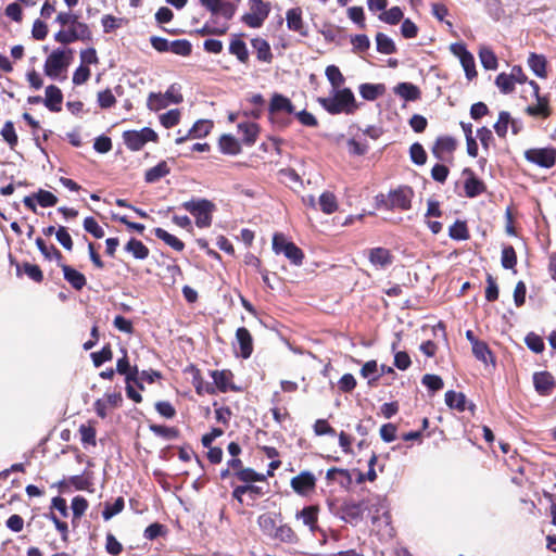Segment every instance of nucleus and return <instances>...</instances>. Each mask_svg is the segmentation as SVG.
Here are the masks:
<instances>
[{
  "mask_svg": "<svg viewBox=\"0 0 556 556\" xmlns=\"http://www.w3.org/2000/svg\"><path fill=\"white\" fill-rule=\"evenodd\" d=\"M414 191L410 187H399L388 195L380 193L376 197L377 205L389 211H407L412 207Z\"/></svg>",
  "mask_w": 556,
  "mask_h": 556,
  "instance_id": "obj_3",
  "label": "nucleus"
},
{
  "mask_svg": "<svg viewBox=\"0 0 556 556\" xmlns=\"http://www.w3.org/2000/svg\"><path fill=\"white\" fill-rule=\"evenodd\" d=\"M125 251L130 253L136 260H146L150 253L148 247L136 238H131L125 244Z\"/></svg>",
  "mask_w": 556,
  "mask_h": 556,
  "instance_id": "obj_39",
  "label": "nucleus"
},
{
  "mask_svg": "<svg viewBox=\"0 0 556 556\" xmlns=\"http://www.w3.org/2000/svg\"><path fill=\"white\" fill-rule=\"evenodd\" d=\"M320 210L325 214H332L338 210L337 198L332 192H323L319 197Z\"/></svg>",
  "mask_w": 556,
  "mask_h": 556,
  "instance_id": "obj_48",
  "label": "nucleus"
},
{
  "mask_svg": "<svg viewBox=\"0 0 556 556\" xmlns=\"http://www.w3.org/2000/svg\"><path fill=\"white\" fill-rule=\"evenodd\" d=\"M149 428L154 434L168 440L177 439L180 434L179 430L176 427H167L154 424L150 425Z\"/></svg>",
  "mask_w": 556,
  "mask_h": 556,
  "instance_id": "obj_55",
  "label": "nucleus"
},
{
  "mask_svg": "<svg viewBox=\"0 0 556 556\" xmlns=\"http://www.w3.org/2000/svg\"><path fill=\"white\" fill-rule=\"evenodd\" d=\"M285 256L290 260L293 265L300 266L304 260L303 251L295 245V243L290 242L285 247Z\"/></svg>",
  "mask_w": 556,
  "mask_h": 556,
  "instance_id": "obj_54",
  "label": "nucleus"
},
{
  "mask_svg": "<svg viewBox=\"0 0 556 556\" xmlns=\"http://www.w3.org/2000/svg\"><path fill=\"white\" fill-rule=\"evenodd\" d=\"M0 135L11 149H14L17 146L18 137L16 135L13 122L7 121L0 131Z\"/></svg>",
  "mask_w": 556,
  "mask_h": 556,
  "instance_id": "obj_52",
  "label": "nucleus"
},
{
  "mask_svg": "<svg viewBox=\"0 0 556 556\" xmlns=\"http://www.w3.org/2000/svg\"><path fill=\"white\" fill-rule=\"evenodd\" d=\"M316 481V477L311 471H301L291 479L290 485L296 494L307 496L315 491Z\"/></svg>",
  "mask_w": 556,
  "mask_h": 556,
  "instance_id": "obj_11",
  "label": "nucleus"
},
{
  "mask_svg": "<svg viewBox=\"0 0 556 556\" xmlns=\"http://www.w3.org/2000/svg\"><path fill=\"white\" fill-rule=\"evenodd\" d=\"M457 146V140L454 137L439 136L431 148V153L438 161L452 163Z\"/></svg>",
  "mask_w": 556,
  "mask_h": 556,
  "instance_id": "obj_9",
  "label": "nucleus"
},
{
  "mask_svg": "<svg viewBox=\"0 0 556 556\" xmlns=\"http://www.w3.org/2000/svg\"><path fill=\"white\" fill-rule=\"evenodd\" d=\"M257 525L263 532V534L269 536L273 539L275 531L277 530L278 526L276 525L275 519L271 517L270 514H262L257 517Z\"/></svg>",
  "mask_w": 556,
  "mask_h": 556,
  "instance_id": "obj_45",
  "label": "nucleus"
},
{
  "mask_svg": "<svg viewBox=\"0 0 556 556\" xmlns=\"http://www.w3.org/2000/svg\"><path fill=\"white\" fill-rule=\"evenodd\" d=\"M251 46L255 50L258 61L267 63L271 62L274 55L267 40L261 37H256L251 40Z\"/></svg>",
  "mask_w": 556,
  "mask_h": 556,
  "instance_id": "obj_33",
  "label": "nucleus"
},
{
  "mask_svg": "<svg viewBox=\"0 0 556 556\" xmlns=\"http://www.w3.org/2000/svg\"><path fill=\"white\" fill-rule=\"evenodd\" d=\"M326 77L329 80L333 89L339 90L344 84L345 78L342 75L340 68L336 65H328L325 71Z\"/></svg>",
  "mask_w": 556,
  "mask_h": 556,
  "instance_id": "obj_50",
  "label": "nucleus"
},
{
  "mask_svg": "<svg viewBox=\"0 0 556 556\" xmlns=\"http://www.w3.org/2000/svg\"><path fill=\"white\" fill-rule=\"evenodd\" d=\"M448 236L458 241L467 240L469 239V230L467 227L466 222L464 220H456L450 228H448Z\"/></svg>",
  "mask_w": 556,
  "mask_h": 556,
  "instance_id": "obj_49",
  "label": "nucleus"
},
{
  "mask_svg": "<svg viewBox=\"0 0 556 556\" xmlns=\"http://www.w3.org/2000/svg\"><path fill=\"white\" fill-rule=\"evenodd\" d=\"M295 108L291 100L281 93H274L270 98L268 113L269 122L279 130L286 129L292 123L289 115L293 114Z\"/></svg>",
  "mask_w": 556,
  "mask_h": 556,
  "instance_id": "obj_2",
  "label": "nucleus"
},
{
  "mask_svg": "<svg viewBox=\"0 0 556 556\" xmlns=\"http://www.w3.org/2000/svg\"><path fill=\"white\" fill-rule=\"evenodd\" d=\"M45 520H51L56 530L59 531L60 535H61V539L64 541V542H67L68 541V534H70V530H68V525L66 521H63L61 520L53 511V509H50L49 513H45L42 514Z\"/></svg>",
  "mask_w": 556,
  "mask_h": 556,
  "instance_id": "obj_46",
  "label": "nucleus"
},
{
  "mask_svg": "<svg viewBox=\"0 0 556 556\" xmlns=\"http://www.w3.org/2000/svg\"><path fill=\"white\" fill-rule=\"evenodd\" d=\"M479 56H480L481 64L485 70H496L497 68V65H498L497 58L491 49H489V48L481 49L479 52Z\"/></svg>",
  "mask_w": 556,
  "mask_h": 556,
  "instance_id": "obj_57",
  "label": "nucleus"
},
{
  "mask_svg": "<svg viewBox=\"0 0 556 556\" xmlns=\"http://www.w3.org/2000/svg\"><path fill=\"white\" fill-rule=\"evenodd\" d=\"M186 371L192 374V384L198 395H203L205 393L210 395L215 394L214 386L204 381L201 370L195 365H189Z\"/></svg>",
  "mask_w": 556,
  "mask_h": 556,
  "instance_id": "obj_21",
  "label": "nucleus"
},
{
  "mask_svg": "<svg viewBox=\"0 0 556 556\" xmlns=\"http://www.w3.org/2000/svg\"><path fill=\"white\" fill-rule=\"evenodd\" d=\"M463 175L466 176L464 191L467 198L472 199L486 191V185L476 176L471 168H465Z\"/></svg>",
  "mask_w": 556,
  "mask_h": 556,
  "instance_id": "obj_14",
  "label": "nucleus"
},
{
  "mask_svg": "<svg viewBox=\"0 0 556 556\" xmlns=\"http://www.w3.org/2000/svg\"><path fill=\"white\" fill-rule=\"evenodd\" d=\"M73 50L72 49H55L46 59L43 65V72L48 77L56 78L72 61Z\"/></svg>",
  "mask_w": 556,
  "mask_h": 556,
  "instance_id": "obj_6",
  "label": "nucleus"
},
{
  "mask_svg": "<svg viewBox=\"0 0 556 556\" xmlns=\"http://www.w3.org/2000/svg\"><path fill=\"white\" fill-rule=\"evenodd\" d=\"M394 93L405 101H417L421 98L420 89L412 83H400L394 87Z\"/></svg>",
  "mask_w": 556,
  "mask_h": 556,
  "instance_id": "obj_30",
  "label": "nucleus"
},
{
  "mask_svg": "<svg viewBox=\"0 0 556 556\" xmlns=\"http://www.w3.org/2000/svg\"><path fill=\"white\" fill-rule=\"evenodd\" d=\"M169 105L168 100L165 99L164 94L159 92H151L148 97V106L152 111H160Z\"/></svg>",
  "mask_w": 556,
  "mask_h": 556,
  "instance_id": "obj_63",
  "label": "nucleus"
},
{
  "mask_svg": "<svg viewBox=\"0 0 556 556\" xmlns=\"http://www.w3.org/2000/svg\"><path fill=\"white\" fill-rule=\"evenodd\" d=\"M535 99L536 104L528 105L525 109V113L532 117H540L543 119L548 118L553 113L548 98L546 96H542Z\"/></svg>",
  "mask_w": 556,
  "mask_h": 556,
  "instance_id": "obj_25",
  "label": "nucleus"
},
{
  "mask_svg": "<svg viewBox=\"0 0 556 556\" xmlns=\"http://www.w3.org/2000/svg\"><path fill=\"white\" fill-rule=\"evenodd\" d=\"M363 99L367 101H375L386 92V86L383 84H362L358 88Z\"/></svg>",
  "mask_w": 556,
  "mask_h": 556,
  "instance_id": "obj_35",
  "label": "nucleus"
},
{
  "mask_svg": "<svg viewBox=\"0 0 556 556\" xmlns=\"http://www.w3.org/2000/svg\"><path fill=\"white\" fill-rule=\"evenodd\" d=\"M218 146L224 154L237 155L241 152V144L232 135H223Z\"/></svg>",
  "mask_w": 556,
  "mask_h": 556,
  "instance_id": "obj_37",
  "label": "nucleus"
},
{
  "mask_svg": "<svg viewBox=\"0 0 556 556\" xmlns=\"http://www.w3.org/2000/svg\"><path fill=\"white\" fill-rule=\"evenodd\" d=\"M535 391L540 395H549L555 388V380L551 372L539 371L533 375Z\"/></svg>",
  "mask_w": 556,
  "mask_h": 556,
  "instance_id": "obj_20",
  "label": "nucleus"
},
{
  "mask_svg": "<svg viewBox=\"0 0 556 556\" xmlns=\"http://www.w3.org/2000/svg\"><path fill=\"white\" fill-rule=\"evenodd\" d=\"M127 149L130 151H139L149 141L156 142L157 134L150 127H143L140 130H126L122 135Z\"/></svg>",
  "mask_w": 556,
  "mask_h": 556,
  "instance_id": "obj_8",
  "label": "nucleus"
},
{
  "mask_svg": "<svg viewBox=\"0 0 556 556\" xmlns=\"http://www.w3.org/2000/svg\"><path fill=\"white\" fill-rule=\"evenodd\" d=\"M68 482L77 491L93 492L92 473L72 476L70 477Z\"/></svg>",
  "mask_w": 556,
  "mask_h": 556,
  "instance_id": "obj_41",
  "label": "nucleus"
},
{
  "mask_svg": "<svg viewBox=\"0 0 556 556\" xmlns=\"http://www.w3.org/2000/svg\"><path fill=\"white\" fill-rule=\"evenodd\" d=\"M525 159L543 168H552L556 164V149L553 147L532 148L525 151Z\"/></svg>",
  "mask_w": 556,
  "mask_h": 556,
  "instance_id": "obj_10",
  "label": "nucleus"
},
{
  "mask_svg": "<svg viewBox=\"0 0 556 556\" xmlns=\"http://www.w3.org/2000/svg\"><path fill=\"white\" fill-rule=\"evenodd\" d=\"M238 130L242 134V142L245 146H253L260 134V126L256 123L244 122L238 124Z\"/></svg>",
  "mask_w": 556,
  "mask_h": 556,
  "instance_id": "obj_31",
  "label": "nucleus"
},
{
  "mask_svg": "<svg viewBox=\"0 0 556 556\" xmlns=\"http://www.w3.org/2000/svg\"><path fill=\"white\" fill-rule=\"evenodd\" d=\"M379 20L389 25H396L403 21L404 13L397 5L384 10L379 14Z\"/></svg>",
  "mask_w": 556,
  "mask_h": 556,
  "instance_id": "obj_44",
  "label": "nucleus"
},
{
  "mask_svg": "<svg viewBox=\"0 0 556 556\" xmlns=\"http://www.w3.org/2000/svg\"><path fill=\"white\" fill-rule=\"evenodd\" d=\"M495 85L501 90L502 93H511L515 90V84L513 81V77L509 74L501 73L497 75L495 79Z\"/></svg>",
  "mask_w": 556,
  "mask_h": 556,
  "instance_id": "obj_59",
  "label": "nucleus"
},
{
  "mask_svg": "<svg viewBox=\"0 0 556 556\" xmlns=\"http://www.w3.org/2000/svg\"><path fill=\"white\" fill-rule=\"evenodd\" d=\"M235 477L244 484L266 481V476L264 473L256 472L250 467H244L242 470L237 471Z\"/></svg>",
  "mask_w": 556,
  "mask_h": 556,
  "instance_id": "obj_42",
  "label": "nucleus"
},
{
  "mask_svg": "<svg viewBox=\"0 0 556 556\" xmlns=\"http://www.w3.org/2000/svg\"><path fill=\"white\" fill-rule=\"evenodd\" d=\"M98 105L101 109H110L115 105L116 98L112 90L106 88L105 90L99 91L97 96Z\"/></svg>",
  "mask_w": 556,
  "mask_h": 556,
  "instance_id": "obj_64",
  "label": "nucleus"
},
{
  "mask_svg": "<svg viewBox=\"0 0 556 556\" xmlns=\"http://www.w3.org/2000/svg\"><path fill=\"white\" fill-rule=\"evenodd\" d=\"M376 48L377 51L382 54H393L397 51L394 41L384 33H377Z\"/></svg>",
  "mask_w": 556,
  "mask_h": 556,
  "instance_id": "obj_43",
  "label": "nucleus"
},
{
  "mask_svg": "<svg viewBox=\"0 0 556 556\" xmlns=\"http://www.w3.org/2000/svg\"><path fill=\"white\" fill-rule=\"evenodd\" d=\"M213 378V386L215 388V393L217 391L226 393L227 391H237L238 388L232 383L233 374L228 369L223 370H212L210 372Z\"/></svg>",
  "mask_w": 556,
  "mask_h": 556,
  "instance_id": "obj_17",
  "label": "nucleus"
},
{
  "mask_svg": "<svg viewBox=\"0 0 556 556\" xmlns=\"http://www.w3.org/2000/svg\"><path fill=\"white\" fill-rule=\"evenodd\" d=\"M236 340L240 348V356L244 359L249 358L253 353V338L245 327H240L236 331Z\"/></svg>",
  "mask_w": 556,
  "mask_h": 556,
  "instance_id": "obj_26",
  "label": "nucleus"
},
{
  "mask_svg": "<svg viewBox=\"0 0 556 556\" xmlns=\"http://www.w3.org/2000/svg\"><path fill=\"white\" fill-rule=\"evenodd\" d=\"M170 173V167L166 161L159 162L155 166L149 168L144 173V181L154 184L166 177Z\"/></svg>",
  "mask_w": 556,
  "mask_h": 556,
  "instance_id": "obj_32",
  "label": "nucleus"
},
{
  "mask_svg": "<svg viewBox=\"0 0 556 556\" xmlns=\"http://www.w3.org/2000/svg\"><path fill=\"white\" fill-rule=\"evenodd\" d=\"M271 540L290 545H295L300 542L298 533L289 523L278 526Z\"/></svg>",
  "mask_w": 556,
  "mask_h": 556,
  "instance_id": "obj_28",
  "label": "nucleus"
},
{
  "mask_svg": "<svg viewBox=\"0 0 556 556\" xmlns=\"http://www.w3.org/2000/svg\"><path fill=\"white\" fill-rule=\"evenodd\" d=\"M34 198L42 207L54 206L58 203V198L52 192L42 189L35 193Z\"/></svg>",
  "mask_w": 556,
  "mask_h": 556,
  "instance_id": "obj_62",
  "label": "nucleus"
},
{
  "mask_svg": "<svg viewBox=\"0 0 556 556\" xmlns=\"http://www.w3.org/2000/svg\"><path fill=\"white\" fill-rule=\"evenodd\" d=\"M123 357L117 359L116 363V372L125 376L126 382H134L136 386L143 390V384L139 381V370L137 366L131 367L128 359V354L126 349H122Z\"/></svg>",
  "mask_w": 556,
  "mask_h": 556,
  "instance_id": "obj_13",
  "label": "nucleus"
},
{
  "mask_svg": "<svg viewBox=\"0 0 556 556\" xmlns=\"http://www.w3.org/2000/svg\"><path fill=\"white\" fill-rule=\"evenodd\" d=\"M22 271L34 282L41 283L43 281V273L41 268L36 264L28 262H24L22 265L17 264L16 275L21 276Z\"/></svg>",
  "mask_w": 556,
  "mask_h": 556,
  "instance_id": "obj_36",
  "label": "nucleus"
},
{
  "mask_svg": "<svg viewBox=\"0 0 556 556\" xmlns=\"http://www.w3.org/2000/svg\"><path fill=\"white\" fill-rule=\"evenodd\" d=\"M319 511L320 509L318 505L305 506L301 510L296 511L295 519L301 520L303 525L306 526L313 534H315L320 530L318 526Z\"/></svg>",
  "mask_w": 556,
  "mask_h": 556,
  "instance_id": "obj_15",
  "label": "nucleus"
},
{
  "mask_svg": "<svg viewBox=\"0 0 556 556\" xmlns=\"http://www.w3.org/2000/svg\"><path fill=\"white\" fill-rule=\"evenodd\" d=\"M318 103L331 115L354 114L359 108L350 88L337 90L331 98H318Z\"/></svg>",
  "mask_w": 556,
  "mask_h": 556,
  "instance_id": "obj_1",
  "label": "nucleus"
},
{
  "mask_svg": "<svg viewBox=\"0 0 556 556\" xmlns=\"http://www.w3.org/2000/svg\"><path fill=\"white\" fill-rule=\"evenodd\" d=\"M326 479L329 483L338 482L343 488L352 484V476L348 469L331 467L326 472Z\"/></svg>",
  "mask_w": 556,
  "mask_h": 556,
  "instance_id": "obj_29",
  "label": "nucleus"
},
{
  "mask_svg": "<svg viewBox=\"0 0 556 556\" xmlns=\"http://www.w3.org/2000/svg\"><path fill=\"white\" fill-rule=\"evenodd\" d=\"M46 97L43 104L46 108L54 113H59L62 110L63 93L61 89L55 85H49L46 88Z\"/></svg>",
  "mask_w": 556,
  "mask_h": 556,
  "instance_id": "obj_22",
  "label": "nucleus"
},
{
  "mask_svg": "<svg viewBox=\"0 0 556 556\" xmlns=\"http://www.w3.org/2000/svg\"><path fill=\"white\" fill-rule=\"evenodd\" d=\"M181 207L195 217V225L199 228H206L212 225V213L215 204L206 199H192L181 204Z\"/></svg>",
  "mask_w": 556,
  "mask_h": 556,
  "instance_id": "obj_4",
  "label": "nucleus"
},
{
  "mask_svg": "<svg viewBox=\"0 0 556 556\" xmlns=\"http://www.w3.org/2000/svg\"><path fill=\"white\" fill-rule=\"evenodd\" d=\"M213 128V123L207 119H199L193 126L185 134L181 135V130H178V137L175 139L176 144H181L189 138H202L207 136Z\"/></svg>",
  "mask_w": 556,
  "mask_h": 556,
  "instance_id": "obj_16",
  "label": "nucleus"
},
{
  "mask_svg": "<svg viewBox=\"0 0 556 556\" xmlns=\"http://www.w3.org/2000/svg\"><path fill=\"white\" fill-rule=\"evenodd\" d=\"M242 34L232 35L228 51L231 55H235L240 63L248 64L250 60V53L247 43L242 40Z\"/></svg>",
  "mask_w": 556,
  "mask_h": 556,
  "instance_id": "obj_19",
  "label": "nucleus"
},
{
  "mask_svg": "<svg viewBox=\"0 0 556 556\" xmlns=\"http://www.w3.org/2000/svg\"><path fill=\"white\" fill-rule=\"evenodd\" d=\"M125 506V501L122 496L117 497L113 504L106 502L104 504V509L102 510V517L105 521L113 518L115 515L119 514Z\"/></svg>",
  "mask_w": 556,
  "mask_h": 556,
  "instance_id": "obj_53",
  "label": "nucleus"
},
{
  "mask_svg": "<svg viewBox=\"0 0 556 556\" xmlns=\"http://www.w3.org/2000/svg\"><path fill=\"white\" fill-rule=\"evenodd\" d=\"M528 65L538 77H547V61L544 55L534 52L530 53L528 58Z\"/></svg>",
  "mask_w": 556,
  "mask_h": 556,
  "instance_id": "obj_34",
  "label": "nucleus"
},
{
  "mask_svg": "<svg viewBox=\"0 0 556 556\" xmlns=\"http://www.w3.org/2000/svg\"><path fill=\"white\" fill-rule=\"evenodd\" d=\"M364 502L345 501L340 507L341 519L345 522L358 521L365 511Z\"/></svg>",
  "mask_w": 556,
  "mask_h": 556,
  "instance_id": "obj_18",
  "label": "nucleus"
},
{
  "mask_svg": "<svg viewBox=\"0 0 556 556\" xmlns=\"http://www.w3.org/2000/svg\"><path fill=\"white\" fill-rule=\"evenodd\" d=\"M501 264L505 269L516 273L517 253L513 245H505L502 250Z\"/></svg>",
  "mask_w": 556,
  "mask_h": 556,
  "instance_id": "obj_47",
  "label": "nucleus"
},
{
  "mask_svg": "<svg viewBox=\"0 0 556 556\" xmlns=\"http://www.w3.org/2000/svg\"><path fill=\"white\" fill-rule=\"evenodd\" d=\"M91 358L96 367H100L103 363L111 361L113 358L111 344L108 343L101 349V351L93 352L91 354Z\"/></svg>",
  "mask_w": 556,
  "mask_h": 556,
  "instance_id": "obj_58",
  "label": "nucleus"
},
{
  "mask_svg": "<svg viewBox=\"0 0 556 556\" xmlns=\"http://www.w3.org/2000/svg\"><path fill=\"white\" fill-rule=\"evenodd\" d=\"M510 123L514 125V121L511 119L510 114L506 111L500 112L498 119L494 124V130L500 138L506 137L507 130H508V125Z\"/></svg>",
  "mask_w": 556,
  "mask_h": 556,
  "instance_id": "obj_51",
  "label": "nucleus"
},
{
  "mask_svg": "<svg viewBox=\"0 0 556 556\" xmlns=\"http://www.w3.org/2000/svg\"><path fill=\"white\" fill-rule=\"evenodd\" d=\"M54 40L62 45H70L75 41L89 42L92 41V31L88 24L77 22L70 25L67 29H60L54 34Z\"/></svg>",
  "mask_w": 556,
  "mask_h": 556,
  "instance_id": "obj_5",
  "label": "nucleus"
},
{
  "mask_svg": "<svg viewBox=\"0 0 556 556\" xmlns=\"http://www.w3.org/2000/svg\"><path fill=\"white\" fill-rule=\"evenodd\" d=\"M63 271L64 279L71 285L76 291H80L87 283V279L84 274L73 268L67 264H60Z\"/></svg>",
  "mask_w": 556,
  "mask_h": 556,
  "instance_id": "obj_24",
  "label": "nucleus"
},
{
  "mask_svg": "<svg viewBox=\"0 0 556 556\" xmlns=\"http://www.w3.org/2000/svg\"><path fill=\"white\" fill-rule=\"evenodd\" d=\"M472 353L475 357L488 365L489 363L495 364V358L490 350L489 345L484 341L475 342V345H472Z\"/></svg>",
  "mask_w": 556,
  "mask_h": 556,
  "instance_id": "obj_38",
  "label": "nucleus"
},
{
  "mask_svg": "<svg viewBox=\"0 0 556 556\" xmlns=\"http://www.w3.org/2000/svg\"><path fill=\"white\" fill-rule=\"evenodd\" d=\"M286 22L289 30L299 34L301 37H308L309 30L303 20V11L300 7L291 8L286 12Z\"/></svg>",
  "mask_w": 556,
  "mask_h": 556,
  "instance_id": "obj_12",
  "label": "nucleus"
},
{
  "mask_svg": "<svg viewBox=\"0 0 556 556\" xmlns=\"http://www.w3.org/2000/svg\"><path fill=\"white\" fill-rule=\"evenodd\" d=\"M394 256L386 248H372L368 250V260L375 266L387 267L393 263Z\"/></svg>",
  "mask_w": 556,
  "mask_h": 556,
  "instance_id": "obj_27",
  "label": "nucleus"
},
{
  "mask_svg": "<svg viewBox=\"0 0 556 556\" xmlns=\"http://www.w3.org/2000/svg\"><path fill=\"white\" fill-rule=\"evenodd\" d=\"M459 61H460L462 66L466 73V77L469 80H471L473 77L477 76L475 58L470 52L468 54L463 53V55H460Z\"/></svg>",
  "mask_w": 556,
  "mask_h": 556,
  "instance_id": "obj_61",
  "label": "nucleus"
},
{
  "mask_svg": "<svg viewBox=\"0 0 556 556\" xmlns=\"http://www.w3.org/2000/svg\"><path fill=\"white\" fill-rule=\"evenodd\" d=\"M445 403L450 408L459 413L465 412L467 408L473 412L476 407L472 403L467 406L466 395L463 392H456L453 390L445 393Z\"/></svg>",
  "mask_w": 556,
  "mask_h": 556,
  "instance_id": "obj_23",
  "label": "nucleus"
},
{
  "mask_svg": "<svg viewBox=\"0 0 556 556\" xmlns=\"http://www.w3.org/2000/svg\"><path fill=\"white\" fill-rule=\"evenodd\" d=\"M154 235L157 239L165 242L167 245H169L175 251L181 252L185 249V243L180 239H178L174 235L167 232L163 228H160V227L155 228Z\"/></svg>",
  "mask_w": 556,
  "mask_h": 556,
  "instance_id": "obj_40",
  "label": "nucleus"
},
{
  "mask_svg": "<svg viewBox=\"0 0 556 556\" xmlns=\"http://www.w3.org/2000/svg\"><path fill=\"white\" fill-rule=\"evenodd\" d=\"M250 11L241 16L242 23L251 28H260L269 15L270 5L263 0H249Z\"/></svg>",
  "mask_w": 556,
  "mask_h": 556,
  "instance_id": "obj_7",
  "label": "nucleus"
},
{
  "mask_svg": "<svg viewBox=\"0 0 556 556\" xmlns=\"http://www.w3.org/2000/svg\"><path fill=\"white\" fill-rule=\"evenodd\" d=\"M169 51L181 56H189L192 52V45L187 39H177L170 42Z\"/></svg>",
  "mask_w": 556,
  "mask_h": 556,
  "instance_id": "obj_56",
  "label": "nucleus"
},
{
  "mask_svg": "<svg viewBox=\"0 0 556 556\" xmlns=\"http://www.w3.org/2000/svg\"><path fill=\"white\" fill-rule=\"evenodd\" d=\"M409 155L413 163L424 165L427 162V153L419 142H415L409 148Z\"/></svg>",
  "mask_w": 556,
  "mask_h": 556,
  "instance_id": "obj_60",
  "label": "nucleus"
}]
</instances>
